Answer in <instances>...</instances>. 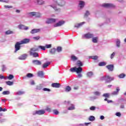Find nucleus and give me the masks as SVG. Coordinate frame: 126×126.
Wrapping results in <instances>:
<instances>
[{
  "instance_id": "nucleus-1",
  "label": "nucleus",
  "mask_w": 126,
  "mask_h": 126,
  "mask_svg": "<svg viewBox=\"0 0 126 126\" xmlns=\"http://www.w3.org/2000/svg\"><path fill=\"white\" fill-rule=\"evenodd\" d=\"M38 50V48H31L29 52L30 56H32L33 57H34V58H37L39 57V54H38V53L37 52H37Z\"/></svg>"
},
{
  "instance_id": "nucleus-2",
  "label": "nucleus",
  "mask_w": 126,
  "mask_h": 126,
  "mask_svg": "<svg viewBox=\"0 0 126 126\" xmlns=\"http://www.w3.org/2000/svg\"><path fill=\"white\" fill-rule=\"evenodd\" d=\"M82 67H76V66H75L71 67L70 69V71H71V72H76V73H81V72H82Z\"/></svg>"
},
{
  "instance_id": "nucleus-3",
  "label": "nucleus",
  "mask_w": 126,
  "mask_h": 126,
  "mask_svg": "<svg viewBox=\"0 0 126 126\" xmlns=\"http://www.w3.org/2000/svg\"><path fill=\"white\" fill-rule=\"evenodd\" d=\"M56 3L58 4L59 6H63L65 4V2L63 0H54Z\"/></svg>"
},
{
  "instance_id": "nucleus-4",
  "label": "nucleus",
  "mask_w": 126,
  "mask_h": 126,
  "mask_svg": "<svg viewBox=\"0 0 126 126\" xmlns=\"http://www.w3.org/2000/svg\"><path fill=\"white\" fill-rule=\"evenodd\" d=\"M105 80L106 83H109L111 82V81H113V80H114V77H111L110 76H106L105 78Z\"/></svg>"
},
{
  "instance_id": "nucleus-5",
  "label": "nucleus",
  "mask_w": 126,
  "mask_h": 126,
  "mask_svg": "<svg viewBox=\"0 0 126 126\" xmlns=\"http://www.w3.org/2000/svg\"><path fill=\"white\" fill-rule=\"evenodd\" d=\"M84 37L86 39H91L94 37V35L93 34L91 33L90 32H88L84 34Z\"/></svg>"
},
{
  "instance_id": "nucleus-6",
  "label": "nucleus",
  "mask_w": 126,
  "mask_h": 126,
  "mask_svg": "<svg viewBox=\"0 0 126 126\" xmlns=\"http://www.w3.org/2000/svg\"><path fill=\"white\" fill-rule=\"evenodd\" d=\"M45 114V110H39L38 111H36L35 112L33 113V115H44Z\"/></svg>"
},
{
  "instance_id": "nucleus-7",
  "label": "nucleus",
  "mask_w": 126,
  "mask_h": 126,
  "mask_svg": "<svg viewBox=\"0 0 126 126\" xmlns=\"http://www.w3.org/2000/svg\"><path fill=\"white\" fill-rule=\"evenodd\" d=\"M64 23H65L64 21H59L56 24L54 25V27H60V26H62V25H63Z\"/></svg>"
},
{
  "instance_id": "nucleus-8",
  "label": "nucleus",
  "mask_w": 126,
  "mask_h": 126,
  "mask_svg": "<svg viewBox=\"0 0 126 126\" xmlns=\"http://www.w3.org/2000/svg\"><path fill=\"white\" fill-rule=\"evenodd\" d=\"M20 45H22L21 42H16V43L15 45V52H17V51H19V50H20V48H21Z\"/></svg>"
},
{
  "instance_id": "nucleus-9",
  "label": "nucleus",
  "mask_w": 126,
  "mask_h": 126,
  "mask_svg": "<svg viewBox=\"0 0 126 126\" xmlns=\"http://www.w3.org/2000/svg\"><path fill=\"white\" fill-rule=\"evenodd\" d=\"M51 86L54 88H60L61 87V84L59 83H53L51 84Z\"/></svg>"
},
{
  "instance_id": "nucleus-10",
  "label": "nucleus",
  "mask_w": 126,
  "mask_h": 126,
  "mask_svg": "<svg viewBox=\"0 0 126 126\" xmlns=\"http://www.w3.org/2000/svg\"><path fill=\"white\" fill-rule=\"evenodd\" d=\"M32 63H33L34 65H41V64H42V63H41L39 60L32 61Z\"/></svg>"
},
{
  "instance_id": "nucleus-11",
  "label": "nucleus",
  "mask_w": 126,
  "mask_h": 126,
  "mask_svg": "<svg viewBox=\"0 0 126 126\" xmlns=\"http://www.w3.org/2000/svg\"><path fill=\"white\" fill-rule=\"evenodd\" d=\"M102 6L103 7H106L107 8H108V7H113V6H114V5L111 3H104L102 4Z\"/></svg>"
},
{
  "instance_id": "nucleus-12",
  "label": "nucleus",
  "mask_w": 126,
  "mask_h": 126,
  "mask_svg": "<svg viewBox=\"0 0 126 126\" xmlns=\"http://www.w3.org/2000/svg\"><path fill=\"white\" fill-rule=\"evenodd\" d=\"M30 42V39L28 38H25L23 40L21 41V44H28Z\"/></svg>"
},
{
  "instance_id": "nucleus-13",
  "label": "nucleus",
  "mask_w": 126,
  "mask_h": 126,
  "mask_svg": "<svg viewBox=\"0 0 126 126\" xmlns=\"http://www.w3.org/2000/svg\"><path fill=\"white\" fill-rule=\"evenodd\" d=\"M107 68L110 71L114 70V65L110 64L106 66Z\"/></svg>"
},
{
  "instance_id": "nucleus-14",
  "label": "nucleus",
  "mask_w": 126,
  "mask_h": 126,
  "mask_svg": "<svg viewBox=\"0 0 126 126\" xmlns=\"http://www.w3.org/2000/svg\"><path fill=\"white\" fill-rule=\"evenodd\" d=\"M34 76V75L31 73H29L27 74L26 76L23 77V79H25L26 77H28V78H31V77H33Z\"/></svg>"
},
{
  "instance_id": "nucleus-15",
  "label": "nucleus",
  "mask_w": 126,
  "mask_h": 126,
  "mask_svg": "<svg viewBox=\"0 0 126 126\" xmlns=\"http://www.w3.org/2000/svg\"><path fill=\"white\" fill-rule=\"evenodd\" d=\"M40 29H33L31 32V33H32V34H35V33H38V32H40Z\"/></svg>"
},
{
  "instance_id": "nucleus-16",
  "label": "nucleus",
  "mask_w": 126,
  "mask_h": 126,
  "mask_svg": "<svg viewBox=\"0 0 126 126\" xmlns=\"http://www.w3.org/2000/svg\"><path fill=\"white\" fill-rule=\"evenodd\" d=\"M83 24H85V22H83L79 24H77L74 26L75 28H79L81 26H82Z\"/></svg>"
},
{
  "instance_id": "nucleus-17",
  "label": "nucleus",
  "mask_w": 126,
  "mask_h": 126,
  "mask_svg": "<svg viewBox=\"0 0 126 126\" xmlns=\"http://www.w3.org/2000/svg\"><path fill=\"white\" fill-rule=\"evenodd\" d=\"M76 65H77L79 67H81V66H83V63H82V62H81V61L79 60L77 61Z\"/></svg>"
},
{
  "instance_id": "nucleus-18",
  "label": "nucleus",
  "mask_w": 126,
  "mask_h": 126,
  "mask_svg": "<svg viewBox=\"0 0 126 126\" xmlns=\"http://www.w3.org/2000/svg\"><path fill=\"white\" fill-rule=\"evenodd\" d=\"M26 58H27V55H26V54H24L19 57V60H21L23 61L24 60H26Z\"/></svg>"
},
{
  "instance_id": "nucleus-19",
  "label": "nucleus",
  "mask_w": 126,
  "mask_h": 126,
  "mask_svg": "<svg viewBox=\"0 0 126 126\" xmlns=\"http://www.w3.org/2000/svg\"><path fill=\"white\" fill-rule=\"evenodd\" d=\"M85 5V3L83 1H80L79 5L81 8H83V7H84Z\"/></svg>"
},
{
  "instance_id": "nucleus-20",
  "label": "nucleus",
  "mask_w": 126,
  "mask_h": 126,
  "mask_svg": "<svg viewBox=\"0 0 126 126\" xmlns=\"http://www.w3.org/2000/svg\"><path fill=\"white\" fill-rule=\"evenodd\" d=\"M119 91H120V89H119V87H117L116 88V91H114L112 93V95H118L119 94Z\"/></svg>"
},
{
  "instance_id": "nucleus-21",
  "label": "nucleus",
  "mask_w": 126,
  "mask_h": 126,
  "mask_svg": "<svg viewBox=\"0 0 126 126\" xmlns=\"http://www.w3.org/2000/svg\"><path fill=\"white\" fill-rule=\"evenodd\" d=\"M56 52H57V49H56V48H52L50 51V53L51 55H55V54H56Z\"/></svg>"
},
{
  "instance_id": "nucleus-22",
  "label": "nucleus",
  "mask_w": 126,
  "mask_h": 126,
  "mask_svg": "<svg viewBox=\"0 0 126 126\" xmlns=\"http://www.w3.org/2000/svg\"><path fill=\"white\" fill-rule=\"evenodd\" d=\"M38 76L39 77H43L44 76V73L42 71H39L37 73Z\"/></svg>"
},
{
  "instance_id": "nucleus-23",
  "label": "nucleus",
  "mask_w": 126,
  "mask_h": 126,
  "mask_svg": "<svg viewBox=\"0 0 126 126\" xmlns=\"http://www.w3.org/2000/svg\"><path fill=\"white\" fill-rule=\"evenodd\" d=\"M49 64H51V63H50V62L45 63L43 64L42 67L43 68H46V67H47V66H49Z\"/></svg>"
},
{
  "instance_id": "nucleus-24",
  "label": "nucleus",
  "mask_w": 126,
  "mask_h": 126,
  "mask_svg": "<svg viewBox=\"0 0 126 126\" xmlns=\"http://www.w3.org/2000/svg\"><path fill=\"white\" fill-rule=\"evenodd\" d=\"M89 120L90 121V122H93V121H95V117H94L93 116H91L89 118Z\"/></svg>"
},
{
  "instance_id": "nucleus-25",
  "label": "nucleus",
  "mask_w": 126,
  "mask_h": 126,
  "mask_svg": "<svg viewBox=\"0 0 126 126\" xmlns=\"http://www.w3.org/2000/svg\"><path fill=\"white\" fill-rule=\"evenodd\" d=\"M92 41L93 43H97L98 42V37H93Z\"/></svg>"
},
{
  "instance_id": "nucleus-26",
  "label": "nucleus",
  "mask_w": 126,
  "mask_h": 126,
  "mask_svg": "<svg viewBox=\"0 0 126 126\" xmlns=\"http://www.w3.org/2000/svg\"><path fill=\"white\" fill-rule=\"evenodd\" d=\"M7 78L9 80H11V79H13V78H14V76L12 74H10L9 76L7 77Z\"/></svg>"
},
{
  "instance_id": "nucleus-27",
  "label": "nucleus",
  "mask_w": 126,
  "mask_h": 126,
  "mask_svg": "<svg viewBox=\"0 0 126 126\" xmlns=\"http://www.w3.org/2000/svg\"><path fill=\"white\" fill-rule=\"evenodd\" d=\"M70 90H71V88L69 87V86H67V87H66L65 88L66 92H69Z\"/></svg>"
},
{
  "instance_id": "nucleus-28",
  "label": "nucleus",
  "mask_w": 126,
  "mask_h": 126,
  "mask_svg": "<svg viewBox=\"0 0 126 126\" xmlns=\"http://www.w3.org/2000/svg\"><path fill=\"white\" fill-rule=\"evenodd\" d=\"M10 94V93L8 91H5L2 93L3 95H9Z\"/></svg>"
},
{
  "instance_id": "nucleus-29",
  "label": "nucleus",
  "mask_w": 126,
  "mask_h": 126,
  "mask_svg": "<svg viewBox=\"0 0 126 126\" xmlns=\"http://www.w3.org/2000/svg\"><path fill=\"white\" fill-rule=\"evenodd\" d=\"M104 65H106V63L105 62H100L98 63V66H104Z\"/></svg>"
},
{
  "instance_id": "nucleus-30",
  "label": "nucleus",
  "mask_w": 126,
  "mask_h": 126,
  "mask_svg": "<svg viewBox=\"0 0 126 126\" xmlns=\"http://www.w3.org/2000/svg\"><path fill=\"white\" fill-rule=\"evenodd\" d=\"M118 77H119V78H124V77H126V74L121 73L119 75Z\"/></svg>"
},
{
  "instance_id": "nucleus-31",
  "label": "nucleus",
  "mask_w": 126,
  "mask_h": 126,
  "mask_svg": "<svg viewBox=\"0 0 126 126\" xmlns=\"http://www.w3.org/2000/svg\"><path fill=\"white\" fill-rule=\"evenodd\" d=\"M6 84H7V85H9V86H10L13 84V82H11L10 81H6Z\"/></svg>"
},
{
  "instance_id": "nucleus-32",
  "label": "nucleus",
  "mask_w": 126,
  "mask_h": 126,
  "mask_svg": "<svg viewBox=\"0 0 126 126\" xmlns=\"http://www.w3.org/2000/svg\"><path fill=\"white\" fill-rule=\"evenodd\" d=\"M71 59L74 62H75V61H77V57H76L75 56H72Z\"/></svg>"
},
{
  "instance_id": "nucleus-33",
  "label": "nucleus",
  "mask_w": 126,
  "mask_h": 126,
  "mask_svg": "<svg viewBox=\"0 0 126 126\" xmlns=\"http://www.w3.org/2000/svg\"><path fill=\"white\" fill-rule=\"evenodd\" d=\"M91 58L92 59V60H98V56H91Z\"/></svg>"
},
{
  "instance_id": "nucleus-34",
  "label": "nucleus",
  "mask_w": 126,
  "mask_h": 126,
  "mask_svg": "<svg viewBox=\"0 0 126 126\" xmlns=\"http://www.w3.org/2000/svg\"><path fill=\"white\" fill-rule=\"evenodd\" d=\"M88 77H91L93 75V72H89L87 74Z\"/></svg>"
},
{
  "instance_id": "nucleus-35",
  "label": "nucleus",
  "mask_w": 126,
  "mask_h": 126,
  "mask_svg": "<svg viewBox=\"0 0 126 126\" xmlns=\"http://www.w3.org/2000/svg\"><path fill=\"white\" fill-rule=\"evenodd\" d=\"M53 113L54 114V115H59V111H58V110L57 109H54L53 110Z\"/></svg>"
},
{
  "instance_id": "nucleus-36",
  "label": "nucleus",
  "mask_w": 126,
  "mask_h": 126,
  "mask_svg": "<svg viewBox=\"0 0 126 126\" xmlns=\"http://www.w3.org/2000/svg\"><path fill=\"white\" fill-rule=\"evenodd\" d=\"M17 95H22L24 94V92L19 91L16 93Z\"/></svg>"
},
{
  "instance_id": "nucleus-37",
  "label": "nucleus",
  "mask_w": 126,
  "mask_h": 126,
  "mask_svg": "<svg viewBox=\"0 0 126 126\" xmlns=\"http://www.w3.org/2000/svg\"><path fill=\"white\" fill-rule=\"evenodd\" d=\"M103 96L105 98H109L110 97V94H103Z\"/></svg>"
},
{
  "instance_id": "nucleus-38",
  "label": "nucleus",
  "mask_w": 126,
  "mask_h": 126,
  "mask_svg": "<svg viewBox=\"0 0 126 126\" xmlns=\"http://www.w3.org/2000/svg\"><path fill=\"white\" fill-rule=\"evenodd\" d=\"M12 33H13V32H12V31H7L5 32L6 35H9V34H12Z\"/></svg>"
},
{
  "instance_id": "nucleus-39",
  "label": "nucleus",
  "mask_w": 126,
  "mask_h": 126,
  "mask_svg": "<svg viewBox=\"0 0 126 126\" xmlns=\"http://www.w3.org/2000/svg\"><path fill=\"white\" fill-rule=\"evenodd\" d=\"M89 15H90V13L89 12V11H86L84 15V17H88Z\"/></svg>"
},
{
  "instance_id": "nucleus-40",
  "label": "nucleus",
  "mask_w": 126,
  "mask_h": 126,
  "mask_svg": "<svg viewBox=\"0 0 126 126\" xmlns=\"http://www.w3.org/2000/svg\"><path fill=\"white\" fill-rule=\"evenodd\" d=\"M39 49H41V50H43V51H45L46 50V47L43 46L42 45L38 46Z\"/></svg>"
},
{
  "instance_id": "nucleus-41",
  "label": "nucleus",
  "mask_w": 126,
  "mask_h": 126,
  "mask_svg": "<svg viewBox=\"0 0 126 126\" xmlns=\"http://www.w3.org/2000/svg\"><path fill=\"white\" fill-rule=\"evenodd\" d=\"M38 4H44V1L42 0H37Z\"/></svg>"
},
{
  "instance_id": "nucleus-42",
  "label": "nucleus",
  "mask_w": 126,
  "mask_h": 126,
  "mask_svg": "<svg viewBox=\"0 0 126 126\" xmlns=\"http://www.w3.org/2000/svg\"><path fill=\"white\" fill-rule=\"evenodd\" d=\"M41 13L35 12V17H41Z\"/></svg>"
},
{
  "instance_id": "nucleus-43",
  "label": "nucleus",
  "mask_w": 126,
  "mask_h": 126,
  "mask_svg": "<svg viewBox=\"0 0 126 126\" xmlns=\"http://www.w3.org/2000/svg\"><path fill=\"white\" fill-rule=\"evenodd\" d=\"M36 89L37 90H41V89H42V86L41 85L36 86Z\"/></svg>"
},
{
  "instance_id": "nucleus-44",
  "label": "nucleus",
  "mask_w": 126,
  "mask_h": 126,
  "mask_svg": "<svg viewBox=\"0 0 126 126\" xmlns=\"http://www.w3.org/2000/svg\"><path fill=\"white\" fill-rule=\"evenodd\" d=\"M45 48H46V49H51V48H52V44H46Z\"/></svg>"
},
{
  "instance_id": "nucleus-45",
  "label": "nucleus",
  "mask_w": 126,
  "mask_h": 126,
  "mask_svg": "<svg viewBox=\"0 0 126 126\" xmlns=\"http://www.w3.org/2000/svg\"><path fill=\"white\" fill-rule=\"evenodd\" d=\"M56 51H57V52H58V53L62 52V47H57Z\"/></svg>"
},
{
  "instance_id": "nucleus-46",
  "label": "nucleus",
  "mask_w": 126,
  "mask_h": 126,
  "mask_svg": "<svg viewBox=\"0 0 126 126\" xmlns=\"http://www.w3.org/2000/svg\"><path fill=\"white\" fill-rule=\"evenodd\" d=\"M29 14H30L31 16H35L36 12H30L29 13Z\"/></svg>"
},
{
  "instance_id": "nucleus-47",
  "label": "nucleus",
  "mask_w": 126,
  "mask_h": 126,
  "mask_svg": "<svg viewBox=\"0 0 126 126\" xmlns=\"http://www.w3.org/2000/svg\"><path fill=\"white\" fill-rule=\"evenodd\" d=\"M46 23H47V24H51V23H52L51 19H47V21H46Z\"/></svg>"
},
{
  "instance_id": "nucleus-48",
  "label": "nucleus",
  "mask_w": 126,
  "mask_h": 126,
  "mask_svg": "<svg viewBox=\"0 0 126 126\" xmlns=\"http://www.w3.org/2000/svg\"><path fill=\"white\" fill-rule=\"evenodd\" d=\"M22 29L23 30H28V27H26V26L23 25Z\"/></svg>"
},
{
  "instance_id": "nucleus-49",
  "label": "nucleus",
  "mask_w": 126,
  "mask_h": 126,
  "mask_svg": "<svg viewBox=\"0 0 126 126\" xmlns=\"http://www.w3.org/2000/svg\"><path fill=\"white\" fill-rule=\"evenodd\" d=\"M120 44H121V41H120V40H117L116 41V45L117 47H120Z\"/></svg>"
},
{
  "instance_id": "nucleus-50",
  "label": "nucleus",
  "mask_w": 126,
  "mask_h": 126,
  "mask_svg": "<svg viewBox=\"0 0 126 126\" xmlns=\"http://www.w3.org/2000/svg\"><path fill=\"white\" fill-rule=\"evenodd\" d=\"M94 94L96 96H100L101 94L99 92H95L94 93Z\"/></svg>"
},
{
  "instance_id": "nucleus-51",
  "label": "nucleus",
  "mask_w": 126,
  "mask_h": 126,
  "mask_svg": "<svg viewBox=\"0 0 126 126\" xmlns=\"http://www.w3.org/2000/svg\"><path fill=\"white\" fill-rule=\"evenodd\" d=\"M50 20L51 21V23H54L57 21V19L54 18H50Z\"/></svg>"
},
{
  "instance_id": "nucleus-52",
  "label": "nucleus",
  "mask_w": 126,
  "mask_h": 126,
  "mask_svg": "<svg viewBox=\"0 0 126 126\" xmlns=\"http://www.w3.org/2000/svg\"><path fill=\"white\" fill-rule=\"evenodd\" d=\"M75 108H74V106L72 105L71 107H69L68 108V110H74Z\"/></svg>"
},
{
  "instance_id": "nucleus-53",
  "label": "nucleus",
  "mask_w": 126,
  "mask_h": 126,
  "mask_svg": "<svg viewBox=\"0 0 126 126\" xmlns=\"http://www.w3.org/2000/svg\"><path fill=\"white\" fill-rule=\"evenodd\" d=\"M116 55V54L115 53V52H113L110 56V58L111 59H114V57H115V55Z\"/></svg>"
},
{
  "instance_id": "nucleus-54",
  "label": "nucleus",
  "mask_w": 126,
  "mask_h": 126,
  "mask_svg": "<svg viewBox=\"0 0 126 126\" xmlns=\"http://www.w3.org/2000/svg\"><path fill=\"white\" fill-rule=\"evenodd\" d=\"M43 91H48V92H50L51 91V90L50 89H48L47 88H44L43 89Z\"/></svg>"
},
{
  "instance_id": "nucleus-55",
  "label": "nucleus",
  "mask_w": 126,
  "mask_h": 126,
  "mask_svg": "<svg viewBox=\"0 0 126 126\" xmlns=\"http://www.w3.org/2000/svg\"><path fill=\"white\" fill-rule=\"evenodd\" d=\"M95 109H96V107L95 106H92L90 107V110H91V111H94Z\"/></svg>"
},
{
  "instance_id": "nucleus-56",
  "label": "nucleus",
  "mask_w": 126,
  "mask_h": 126,
  "mask_svg": "<svg viewBox=\"0 0 126 126\" xmlns=\"http://www.w3.org/2000/svg\"><path fill=\"white\" fill-rule=\"evenodd\" d=\"M4 6L5 8H12V6L10 5H4Z\"/></svg>"
},
{
  "instance_id": "nucleus-57",
  "label": "nucleus",
  "mask_w": 126,
  "mask_h": 126,
  "mask_svg": "<svg viewBox=\"0 0 126 126\" xmlns=\"http://www.w3.org/2000/svg\"><path fill=\"white\" fill-rule=\"evenodd\" d=\"M33 39L36 41H38V40L40 39V36L33 37Z\"/></svg>"
},
{
  "instance_id": "nucleus-58",
  "label": "nucleus",
  "mask_w": 126,
  "mask_h": 126,
  "mask_svg": "<svg viewBox=\"0 0 126 126\" xmlns=\"http://www.w3.org/2000/svg\"><path fill=\"white\" fill-rule=\"evenodd\" d=\"M5 65H2V71H5Z\"/></svg>"
},
{
  "instance_id": "nucleus-59",
  "label": "nucleus",
  "mask_w": 126,
  "mask_h": 126,
  "mask_svg": "<svg viewBox=\"0 0 126 126\" xmlns=\"http://www.w3.org/2000/svg\"><path fill=\"white\" fill-rule=\"evenodd\" d=\"M116 115L117 117H121L122 116V114L120 112L116 113Z\"/></svg>"
},
{
  "instance_id": "nucleus-60",
  "label": "nucleus",
  "mask_w": 126,
  "mask_h": 126,
  "mask_svg": "<svg viewBox=\"0 0 126 126\" xmlns=\"http://www.w3.org/2000/svg\"><path fill=\"white\" fill-rule=\"evenodd\" d=\"M31 85H35V81L34 80L31 81Z\"/></svg>"
},
{
  "instance_id": "nucleus-61",
  "label": "nucleus",
  "mask_w": 126,
  "mask_h": 126,
  "mask_svg": "<svg viewBox=\"0 0 126 126\" xmlns=\"http://www.w3.org/2000/svg\"><path fill=\"white\" fill-rule=\"evenodd\" d=\"M46 110L47 111V112H51L52 111L51 108H50L49 107H47L46 109Z\"/></svg>"
},
{
  "instance_id": "nucleus-62",
  "label": "nucleus",
  "mask_w": 126,
  "mask_h": 126,
  "mask_svg": "<svg viewBox=\"0 0 126 126\" xmlns=\"http://www.w3.org/2000/svg\"><path fill=\"white\" fill-rule=\"evenodd\" d=\"M0 1H2L3 2L8 3V0H0Z\"/></svg>"
},
{
  "instance_id": "nucleus-63",
  "label": "nucleus",
  "mask_w": 126,
  "mask_h": 126,
  "mask_svg": "<svg viewBox=\"0 0 126 126\" xmlns=\"http://www.w3.org/2000/svg\"><path fill=\"white\" fill-rule=\"evenodd\" d=\"M78 88H79V87L78 86H75L73 88L74 90H77L78 89Z\"/></svg>"
},
{
  "instance_id": "nucleus-64",
  "label": "nucleus",
  "mask_w": 126,
  "mask_h": 126,
  "mask_svg": "<svg viewBox=\"0 0 126 126\" xmlns=\"http://www.w3.org/2000/svg\"><path fill=\"white\" fill-rule=\"evenodd\" d=\"M23 26V25H19V29H22V27Z\"/></svg>"
}]
</instances>
